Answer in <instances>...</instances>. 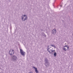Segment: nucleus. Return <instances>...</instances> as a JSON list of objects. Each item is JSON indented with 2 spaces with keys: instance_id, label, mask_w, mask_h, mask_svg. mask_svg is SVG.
Listing matches in <instances>:
<instances>
[{
  "instance_id": "obj_1",
  "label": "nucleus",
  "mask_w": 73,
  "mask_h": 73,
  "mask_svg": "<svg viewBox=\"0 0 73 73\" xmlns=\"http://www.w3.org/2000/svg\"><path fill=\"white\" fill-rule=\"evenodd\" d=\"M13 59L14 61H16L17 60V57L16 56H14L13 57Z\"/></svg>"
},
{
  "instance_id": "obj_2",
  "label": "nucleus",
  "mask_w": 73,
  "mask_h": 73,
  "mask_svg": "<svg viewBox=\"0 0 73 73\" xmlns=\"http://www.w3.org/2000/svg\"><path fill=\"white\" fill-rule=\"evenodd\" d=\"M20 51L21 54L23 56H24L25 54V52H24V51H23L21 49H20Z\"/></svg>"
},
{
  "instance_id": "obj_3",
  "label": "nucleus",
  "mask_w": 73,
  "mask_h": 73,
  "mask_svg": "<svg viewBox=\"0 0 73 73\" xmlns=\"http://www.w3.org/2000/svg\"><path fill=\"white\" fill-rule=\"evenodd\" d=\"M33 68L34 69H35V72H36V73H38V70H37V68H35V67H33Z\"/></svg>"
},
{
  "instance_id": "obj_4",
  "label": "nucleus",
  "mask_w": 73,
  "mask_h": 73,
  "mask_svg": "<svg viewBox=\"0 0 73 73\" xmlns=\"http://www.w3.org/2000/svg\"><path fill=\"white\" fill-rule=\"evenodd\" d=\"M56 32V29H54L52 31V33L53 34H55Z\"/></svg>"
},
{
  "instance_id": "obj_5",
  "label": "nucleus",
  "mask_w": 73,
  "mask_h": 73,
  "mask_svg": "<svg viewBox=\"0 0 73 73\" xmlns=\"http://www.w3.org/2000/svg\"><path fill=\"white\" fill-rule=\"evenodd\" d=\"M49 49H48V52H49L50 53H52V52H54V50H50V51H49Z\"/></svg>"
},
{
  "instance_id": "obj_6",
  "label": "nucleus",
  "mask_w": 73,
  "mask_h": 73,
  "mask_svg": "<svg viewBox=\"0 0 73 73\" xmlns=\"http://www.w3.org/2000/svg\"><path fill=\"white\" fill-rule=\"evenodd\" d=\"M45 65L46 66V67H48L49 66V64H45Z\"/></svg>"
},
{
  "instance_id": "obj_7",
  "label": "nucleus",
  "mask_w": 73,
  "mask_h": 73,
  "mask_svg": "<svg viewBox=\"0 0 73 73\" xmlns=\"http://www.w3.org/2000/svg\"><path fill=\"white\" fill-rule=\"evenodd\" d=\"M54 56H55V57H56V52H55L54 54Z\"/></svg>"
},
{
  "instance_id": "obj_8",
  "label": "nucleus",
  "mask_w": 73,
  "mask_h": 73,
  "mask_svg": "<svg viewBox=\"0 0 73 73\" xmlns=\"http://www.w3.org/2000/svg\"><path fill=\"white\" fill-rule=\"evenodd\" d=\"M27 19V17H26V18H25V19L24 20V21H25V20H26Z\"/></svg>"
},
{
  "instance_id": "obj_9",
  "label": "nucleus",
  "mask_w": 73,
  "mask_h": 73,
  "mask_svg": "<svg viewBox=\"0 0 73 73\" xmlns=\"http://www.w3.org/2000/svg\"><path fill=\"white\" fill-rule=\"evenodd\" d=\"M63 49L65 50V51H66V49L65 48H64Z\"/></svg>"
},
{
  "instance_id": "obj_10",
  "label": "nucleus",
  "mask_w": 73,
  "mask_h": 73,
  "mask_svg": "<svg viewBox=\"0 0 73 73\" xmlns=\"http://www.w3.org/2000/svg\"><path fill=\"white\" fill-rule=\"evenodd\" d=\"M29 73H33V72H29Z\"/></svg>"
},
{
  "instance_id": "obj_11",
  "label": "nucleus",
  "mask_w": 73,
  "mask_h": 73,
  "mask_svg": "<svg viewBox=\"0 0 73 73\" xmlns=\"http://www.w3.org/2000/svg\"><path fill=\"white\" fill-rule=\"evenodd\" d=\"M22 16H23V17H25L26 15H23Z\"/></svg>"
},
{
  "instance_id": "obj_12",
  "label": "nucleus",
  "mask_w": 73,
  "mask_h": 73,
  "mask_svg": "<svg viewBox=\"0 0 73 73\" xmlns=\"http://www.w3.org/2000/svg\"><path fill=\"white\" fill-rule=\"evenodd\" d=\"M51 46H54L53 45H51Z\"/></svg>"
},
{
  "instance_id": "obj_13",
  "label": "nucleus",
  "mask_w": 73,
  "mask_h": 73,
  "mask_svg": "<svg viewBox=\"0 0 73 73\" xmlns=\"http://www.w3.org/2000/svg\"><path fill=\"white\" fill-rule=\"evenodd\" d=\"M67 46H68L67 45H66L64 46V47H67Z\"/></svg>"
},
{
  "instance_id": "obj_14",
  "label": "nucleus",
  "mask_w": 73,
  "mask_h": 73,
  "mask_svg": "<svg viewBox=\"0 0 73 73\" xmlns=\"http://www.w3.org/2000/svg\"><path fill=\"white\" fill-rule=\"evenodd\" d=\"M22 20H23L24 19V18L23 17H22Z\"/></svg>"
},
{
  "instance_id": "obj_15",
  "label": "nucleus",
  "mask_w": 73,
  "mask_h": 73,
  "mask_svg": "<svg viewBox=\"0 0 73 73\" xmlns=\"http://www.w3.org/2000/svg\"><path fill=\"white\" fill-rule=\"evenodd\" d=\"M67 48H68V49H69V47H68V46L67 47Z\"/></svg>"
},
{
  "instance_id": "obj_16",
  "label": "nucleus",
  "mask_w": 73,
  "mask_h": 73,
  "mask_svg": "<svg viewBox=\"0 0 73 73\" xmlns=\"http://www.w3.org/2000/svg\"><path fill=\"white\" fill-rule=\"evenodd\" d=\"M12 50V52H13V50L12 49V50Z\"/></svg>"
},
{
  "instance_id": "obj_17",
  "label": "nucleus",
  "mask_w": 73,
  "mask_h": 73,
  "mask_svg": "<svg viewBox=\"0 0 73 73\" xmlns=\"http://www.w3.org/2000/svg\"><path fill=\"white\" fill-rule=\"evenodd\" d=\"M10 52H11V51H10L9 52V53H10Z\"/></svg>"
},
{
  "instance_id": "obj_18",
  "label": "nucleus",
  "mask_w": 73,
  "mask_h": 73,
  "mask_svg": "<svg viewBox=\"0 0 73 73\" xmlns=\"http://www.w3.org/2000/svg\"><path fill=\"white\" fill-rule=\"evenodd\" d=\"M10 55H12V54H10Z\"/></svg>"
},
{
  "instance_id": "obj_19",
  "label": "nucleus",
  "mask_w": 73,
  "mask_h": 73,
  "mask_svg": "<svg viewBox=\"0 0 73 73\" xmlns=\"http://www.w3.org/2000/svg\"><path fill=\"white\" fill-rule=\"evenodd\" d=\"M60 6H61H61H62V5H60Z\"/></svg>"
},
{
  "instance_id": "obj_20",
  "label": "nucleus",
  "mask_w": 73,
  "mask_h": 73,
  "mask_svg": "<svg viewBox=\"0 0 73 73\" xmlns=\"http://www.w3.org/2000/svg\"><path fill=\"white\" fill-rule=\"evenodd\" d=\"M1 70H3V69H1Z\"/></svg>"
}]
</instances>
